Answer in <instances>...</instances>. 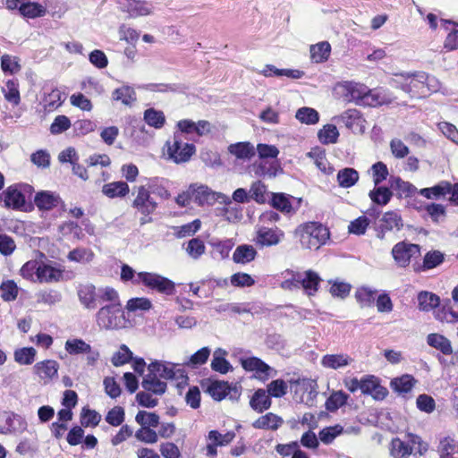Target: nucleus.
<instances>
[{
	"label": "nucleus",
	"instance_id": "f257e3e1",
	"mask_svg": "<svg viewBox=\"0 0 458 458\" xmlns=\"http://www.w3.org/2000/svg\"><path fill=\"white\" fill-rule=\"evenodd\" d=\"M335 96L347 103L358 106H377L383 103L379 95L365 84L354 81H344L334 87Z\"/></svg>",
	"mask_w": 458,
	"mask_h": 458
},
{
	"label": "nucleus",
	"instance_id": "f03ea898",
	"mask_svg": "<svg viewBox=\"0 0 458 458\" xmlns=\"http://www.w3.org/2000/svg\"><path fill=\"white\" fill-rule=\"evenodd\" d=\"M33 192L34 188L30 184L13 183L0 193V202H3L5 208L29 212L33 209V205L30 201Z\"/></svg>",
	"mask_w": 458,
	"mask_h": 458
},
{
	"label": "nucleus",
	"instance_id": "7ed1b4c3",
	"mask_svg": "<svg viewBox=\"0 0 458 458\" xmlns=\"http://www.w3.org/2000/svg\"><path fill=\"white\" fill-rule=\"evenodd\" d=\"M302 248L318 250L329 240L330 233L327 227L318 222H308L300 225L295 231Z\"/></svg>",
	"mask_w": 458,
	"mask_h": 458
},
{
	"label": "nucleus",
	"instance_id": "20e7f679",
	"mask_svg": "<svg viewBox=\"0 0 458 458\" xmlns=\"http://www.w3.org/2000/svg\"><path fill=\"white\" fill-rule=\"evenodd\" d=\"M96 323L101 329L110 330L122 328L126 319L122 305L106 304L96 314Z\"/></svg>",
	"mask_w": 458,
	"mask_h": 458
},
{
	"label": "nucleus",
	"instance_id": "39448f33",
	"mask_svg": "<svg viewBox=\"0 0 458 458\" xmlns=\"http://www.w3.org/2000/svg\"><path fill=\"white\" fill-rule=\"evenodd\" d=\"M185 140L182 132H175L172 141L166 142L168 158L176 164L189 161L195 152L194 145Z\"/></svg>",
	"mask_w": 458,
	"mask_h": 458
},
{
	"label": "nucleus",
	"instance_id": "423d86ee",
	"mask_svg": "<svg viewBox=\"0 0 458 458\" xmlns=\"http://www.w3.org/2000/svg\"><path fill=\"white\" fill-rule=\"evenodd\" d=\"M65 352L72 355H85L86 365L89 368L97 366L100 360V352L81 338H69L64 344Z\"/></svg>",
	"mask_w": 458,
	"mask_h": 458
},
{
	"label": "nucleus",
	"instance_id": "0eeeda50",
	"mask_svg": "<svg viewBox=\"0 0 458 458\" xmlns=\"http://www.w3.org/2000/svg\"><path fill=\"white\" fill-rule=\"evenodd\" d=\"M148 370L164 380L177 379L178 386L187 384L188 377L179 364L168 361L155 360L148 364Z\"/></svg>",
	"mask_w": 458,
	"mask_h": 458
},
{
	"label": "nucleus",
	"instance_id": "6e6552de",
	"mask_svg": "<svg viewBox=\"0 0 458 458\" xmlns=\"http://www.w3.org/2000/svg\"><path fill=\"white\" fill-rule=\"evenodd\" d=\"M428 74L424 72L403 73V94L411 99H420L428 95L426 81Z\"/></svg>",
	"mask_w": 458,
	"mask_h": 458
},
{
	"label": "nucleus",
	"instance_id": "1a4fd4ad",
	"mask_svg": "<svg viewBox=\"0 0 458 458\" xmlns=\"http://www.w3.org/2000/svg\"><path fill=\"white\" fill-rule=\"evenodd\" d=\"M132 207L137 212L144 216V217L140 219V223L146 224L151 221L149 216L156 211L158 204L149 194V191L145 188V186H139L137 188V195L132 201Z\"/></svg>",
	"mask_w": 458,
	"mask_h": 458
},
{
	"label": "nucleus",
	"instance_id": "9d476101",
	"mask_svg": "<svg viewBox=\"0 0 458 458\" xmlns=\"http://www.w3.org/2000/svg\"><path fill=\"white\" fill-rule=\"evenodd\" d=\"M293 387V399L307 406H313L318 392L317 384L310 378H300L292 382Z\"/></svg>",
	"mask_w": 458,
	"mask_h": 458
},
{
	"label": "nucleus",
	"instance_id": "9b49d317",
	"mask_svg": "<svg viewBox=\"0 0 458 458\" xmlns=\"http://www.w3.org/2000/svg\"><path fill=\"white\" fill-rule=\"evenodd\" d=\"M140 278L143 286L161 294L174 295L176 292L175 284L159 274L144 272Z\"/></svg>",
	"mask_w": 458,
	"mask_h": 458
},
{
	"label": "nucleus",
	"instance_id": "f8f14e48",
	"mask_svg": "<svg viewBox=\"0 0 458 458\" xmlns=\"http://www.w3.org/2000/svg\"><path fill=\"white\" fill-rule=\"evenodd\" d=\"M118 4L121 11L133 19L151 15L155 11L154 4L146 0H120Z\"/></svg>",
	"mask_w": 458,
	"mask_h": 458
},
{
	"label": "nucleus",
	"instance_id": "ddd939ff",
	"mask_svg": "<svg viewBox=\"0 0 458 458\" xmlns=\"http://www.w3.org/2000/svg\"><path fill=\"white\" fill-rule=\"evenodd\" d=\"M190 189L192 195V200L200 207L213 206L225 195L212 191L209 187L201 183H191Z\"/></svg>",
	"mask_w": 458,
	"mask_h": 458
},
{
	"label": "nucleus",
	"instance_id": "4468645a",
	"mask_svg": "<svg viewBox=\"0 0 458 458\" xmlns=\"http://www.w3.org/2000/svg\"><path fill=\"white\" fill-rule=\"evenodd\" d=\"M235 437L233 431H227L225 434L218 430H210L206 436V455L215 457L217 454V448L229 445Z\"/></svg>",
	"mask_w": 458,
	"mask_h": 458
},
{
	"label": "nucleus",
	"instance_id": "2eb2a0df",
	"mask_svg": "<svg viewBox=\"0 0 458 458\" xmlns=\"http://www.w3.org/2000/svg\"><path fill=\"white\" fill-rule=\"evenodd\" d=\"M34 205L39 211L46 212L63 207L64 201L55 191H39L34 196Z\"/></svg>",
	"mask_w": 458,
	"mask_h": 458
},
{
	"label": "nucleus",
	"instance_id": "dca6fc26",
	"mask_svg": "<svg viewBox=\"0 0 458 458\" xmlns=\"http://www.w3.org/2000/svg\"><path fill=\"white\" fill-rule=\"evenodd\" d=\"M281 171L278 160L259 158L249 166L250 174L257 177H276Z\"/></svg>",
	"mask_w": 458,
	"mask_h": 458
},
{
	"label": "nucleus",
	"instance_id": "f3484780",
	"mask_svg": "<svg viewBox=\"0 0 458 458\" xmlns=\"http://www.w3.org/2000/svg\"><path fill=\"white\" fill-rule=\"evenodd\" d=\"M284 238V233L278 227L261 226L257 230L255 242L257 245L263 248L277 245Z\"/></svg>",
	"mask_w": 458,
	"mask_h": 458
},
{
	"label": "nucleus",
	"instance_id": "a211bd4d",
	"mask_svg": "<svg viewBox=\"0 0 458 458\" xmlns=\"http://www.w3.org/2000/svg\"><path fill=\"white\" fill-rule=\"evenodd\" d=\"M335 119L344 123L354 133H363L366 130V120L357 109H348Z\"/></svg>",
	"mask_w": 458,
	"mask_h": 458
},
{
	"label": "nucleus",
	"instance_id": "6ab92c4d",
	"mask_svg": "<svg viewBox=\"0 0 458 458\" xmlns=\"http://www.w3.org/2000/svg\"><path fill=\"white\" fill-rule=\"evenodd\" d=\"M77 294L81 304L89 310H94L98 303V289L91 284H80Z\"/></svg>",
	"mask_w": 458,
	"mask_h": 458
},
{
	"label": "nucleus",
	"instance_id": "aec40b11",
	"mask_svg": "<svg viewBox=\"0 0 458 458\" xmlns=\"http://www.w3.org/2000/svg\"><path fill=\"white\" fill-rule=\"evenodd\" d=\"M353 359L347 353L326 354L321 358L320 364L325 369H340L349 366Z\"/></svg>",
	"mask_w": 458,
	"mask_h": 458
},
{
	"label": "nucleus",
	"instance_id": "412c9836",
	"mask_svg": "<svg viewBox=\"0 0 458 458\" xmlns=\"http://www.w3.org/2000/svg\"><path fill=\"white\" fill-rule=\"evenodd\" d=\"M34 372L45 382L57 377L59 364L55 360H45L37 362L33 367Z\"/></svg>",
	"mask_w": 458,
	"mask_h": 458
},
{
	"label": "nucleus",
	"instance_id": "4be33fe9",
	"mask_svg": "<svg viewBox=\"0 0 458 458\" xmlns=\"http://www.w3.org/2000/svg\"><path fill=\"white\" fill-rule=\"evenodd\" d=\"M428 450V445L420 437L413 434H406L403 440V456L406 454H423Z\"/></svg>",
	"mask_w": 458,
	"mask_h": 458
},
{
	"label": "nucleus",
	"instance_id": "5701e85b",
	"mask_svg": "<svg viewBox=\"0 0 458 458\" xmlns=\"http://www.w3.org/2000/svg\"><path fill=\"white\" fill-rule=\"evenodd\" d=\"M441 26L446 32L444 48L446 51L458 49V23L450 20H441Z\"/></svg>",
	"mask_w": 458,
	"mask_h": 458
},
{
	"label": "nucleus",
	"instance_id": "b1692460",
	"mask_svg": "<svg viewBox=\"0 0 458 458\" xmlns=\"http://www.w3.org/2000/svg\"><path fill=\"white\" fill-rule=\"evenodd\" d=\"M300 281V289L302 288L305 293L312 296L318 292L321 278L317 272L310 269L301 272Z\"/></svg>",
	"mask_w": 458,
	"mask_h": 458
},
{
	"label": "nucleus",
	"instance_id": "393cba45",
	"mask_svg": "<svg viewBox=\"0 0 458 458\" xmlns=\"http://www.w3.org/2000/svg\"><path fill=\"white\" fill-rule=\"evenodd\" d=\"M227 150L232 156L243 161L250 160L256 154L255 147L249 141L230 144Z\"/></svg>",
	"mask_w": 458,
	"mask_h": 458
},
{
	"label": "nucleus",
	"instance_id": "a878e982",
	"mask_svg": "<svg viewBox=\"0 0 458 458\" xmlns=\"http://www.w3.org/2000/svg\"><path fill=\"white\" fill-rule=\"evenodd\" d=\"M141 385L145 391L150 392L156 395H162L165 393L167 388L165 381L160 379L149 370H148V374L143 377Z\"/></svg>",
	"mask_w": 458,
	"mask_h": 458
},
{
	"label": "nucleus",
	"instance_id": "bb28decb",
	"mask_svg": "<svg viewBox=\"0 0 458 458\" xmlns=\"http://www.w3.org/2000/svg\"><path fill=\"white\" fill-rule=\"evenodd\" d=\"M307 157L314 161L316 166L325 174H331L334 172V167L327 161L326 151L320 147L312 148L307 153Z\"/></svg>",
	"mask_w": 458,
	"mask_h": 458
},
{
	"label": "nucleus",
	"instance_id": "cd10ccee",
	"mask_svg": "<svg viewBox=\"0 0 458 458\" xmlns=\"http://www.w3.org/2000/svg\"><path fill=\"white\" fill-rule=\"evenodd\" d=\"M284 423L283 419L272 412H268L258 418L253 423L252 427L257 429L276 430Z\"/></svg>",
	"mask_w": 458,
	"mask_h": 458
},
{
	"label": "nucleus",
	"instance_id": "c85d7f7f",
	"mask_svg": "<svg viewBox=\"0 0 458 458\" xmlns=\"http://www.w3.org/2000/svg\"><path fill=\"white\" fill-rule=\"evenodd\" d=\"M64 270L58 267H54L42 261L38 283H54L62 279Z\"/></svg>",
	"mask_w": 458,
	"mask_h": 458
},
{
	"label": "nucleus",
	"instance_id": "c756f323",
	"mask_svg": "<svg viewBox=\"0 0 458 458\" xmlns=\"http://www.w3.org/2000/svg\"><path fill=\"white\" fill-rule=\"evenodd\" d=\"M301 272L292 269L283 271L279 277V285L284 290L293 291L300 289Z\"/></svg>",
	"mask_w": 458,
	"mask_h": 458
},
{
	"label": "nucleus",
	"instance_id": "7c9ffc66",
	"mask_svg": "<svg viewBox=\"0 0 458 458\" xmlns=\"http://www.w3.org/2000/svg\"><path fill=\"white\" fill-rule=\"evenodd\" d=\"M208 243L213 248L214 259L221 260L229 257V254L234 246V242L232 239H212Z\"/></svg>",
	"mask_w": 458,
	"mask_h": 458
},
{
	"label": "nucleus",
	"instance_id": "2f4dec72",
	"mask_svg": "<svg viewBox=\"0 0 458 458\" xmlns=\"http://www.w3.org/2000/svg\"><path fill=\"white\" fill-rule=\"evenodd\" d=\"M310 59L313 63L321 64L328 60L331 53V45L327 41H321L310 47Z\"/></svg>",
	"mask_w": 458,
	"mask_h": 458
},
{
	"label": "nucleus",
	"instance_id": "473e14b6",
	"mask_svg": "<svg viewBox=\"0 0 458 458\" xmlns=\"http://www.w3.org/2000/svg\"><path fill=\"white\" fill-rule=\"evenodd\" d=\"M272 402L264 389H258L252 395L250 405L257 412L261 413L271 407Z\"/></svg>",
	"mask_w": 458,
	"mask_h": 458
},
{
	"label": "nucleus",
	"instance_id": "72a5a7b5",
	"mask_svg": "<svg viewBox=\"0 0 458 458\" xmlns=\"http://www.w3.org/2000/svg\"><path fill=\"white\" fill-rule=\"evenodd\" d=\"M359 179V172L352 167H345L339 170L336 175L338 185L345 189L354 186Z\"/></svg>",
	"mask_w": 458,
	"mask_h": 458
},
{
	"label": "nucleus",
	"instance_id": "f704fd0d",
	"mask_svg": "<svg viewBox=\"0 0 458 458\" xmlns=\"http://www.w3.org/2000/svg\"><path fill=\"white\" fill-rule=\"evenodd\" d=\"M257 256V250L252 245L242 244L239 245L233 254V260L236 264H247L254 260Z\"/></svg>",
	"mask_w": 458,
	"mask_h": 458
},
{
	"label": "nucleus",
	"instance_id": "c9c22d12",
	"mask_svg": "<svg viewBox=\"0 0 458 458\" xmlns=\"http://www.w3.org/2000/svg\"><path fill=\"white\" fill-rule=\"evenodd\" d=\"M226 355L227 352L221 348H218L214 352L211 361V369L214 371L221 374H226L233 369L232 365L225 359Z\"/></svg>",
	"mask_w": 458,
	"mask_h": 458
},
{
	"label": "nucleus",
	"instance_id": "e433bc0d",
	"mask_svg": "<svg viewBox=\"0 0 458 458\" xmlns=\"http://www.w3.org/2000/svg\"><path fill=\"white\" fill-rule=\"evenodd\" d=\"M292 199L293 197L286 195L284 193H271V205L276 209L285 213L291 214L295 211V208L293 206Z\"/></svg>",
	"mask_w": 458,
	"mask_h": 458
},
{
	"label": "nucleus",
	"instance_id": "4c0bfd02",
	"mask_svg": "<svg viewBox=\"0 0 458 458\" xmlns=\"http://www.w3.org/2000/svg\"><path fill=\"white\" fill-rule=\"evenodd\" d=\"M445 259V255L439 250L428 251L423 259L422 265L415 264L414 270L421 271V270H428L432 269L440 264L443 263Z\"/></svg>",
	"mask_w": 458,
	"mask_h": 458
},
{
	"label": "nucleus",
	"instance_id": "58836bf2",
	"mask_svg": "<svg viewBox=\"0 0 458 458\" xmlns=\"http://www.w3.org/2000/svg\"><path fill=\"white\" fill-rule=\"evenodd\" d=\"M129 191V185L123 181L106 183L102 188L103 194L110 199L124 197Z\"/></svg>",
	"mask_w": 458,
	"mask_h": 458
},
{
	"label": "nucleus",
	"instance_id": "ea45409f",
	"mask_svg": "<svg viewBox=\"0 0 458 458\" xmlns=\"http://www.w3.org/2000/svg\"><path fill=\"white\" fill-rule=\"evenodd\" d=\"M144 186L149 191L150 195H156L162 199H168L171 197L163 178L155 177L148 179Z\"/></svg>",
	"mask_w": 458,
	"mask_h": 458
},
{
	"label": "nucleus",
	"instance_id": "a19ab883",
	"mask_svg": "<svg viewBox=\"0 0 458 458\" xmlns=\"http://www.w3.org/2000/svg\"><path fill=\"white\" fill-rule=\"evenodd\" d=\"M2 92L7 102L12 106H17L21 103V95L19 83L14 80H8L2 88Z\"/></svg>",
	"mask_w": 458,
	"mask_h": 458
},
{
	"label": "nucleus",
	"instance_id": "79ce46f5",
	"mask_svg": "<svg viewBox=\"0 0 458 458\" xmlns=\"http://www.w3.org/2000/svg\"><path fill=\"white\" fill-rule=\"evenodd\" d=\"M427 343L445 355H450L453 352L451 342L442 335L429 334L427 337Z\"/></svg>",
	"mask_w": 458,
	"mask_h": 458
},
{
	"label": "nucleus",
	"instance_id": "37998d69",
	"mask_svg": "<svg viewBox=\"0 0 458 458\" xmlns=\"http://www.w3.org/2000/svg\"><path fill=\"white\" fill-rule=\"evenodd\" d=\"M47 9L45 4L27 0L21 12V15L27 19H36L44 17L47 14Z\"/></svg>",
	"mask_w": 458,
	"mask_h": 458
},
{
	"label": "nucleus",
	"instance_id": "c03bdc74",
	"mask_svg": "<svg viewBox=\"0 0 458 458\" xmlns=\"http://www.w3.org/2000/svg\"><path fill=\"white\" fill-rule=\"evenodd\" d=\"M451 192V182L441 181L430 188L420 190V193L427 199H438Z\"/></svg>",
	"mask_w": 458,
	"mask_h": 458
},
{
	"label": "nucleus",
	"instance_id": "a18cd8bd",
	"mask_svg": "<svg viewBox=\"0 0 458 458\" xmlns=\"http://www.w3.org/2000/svg\"><path fill=\"white\" fill-rule=\"evenodd\" d=\"M42 260L31 259L27 261L21 268V276L30 282L38 283Z\"/></svg>",
	"mask_w": 458,
	"mask_h": 458
},
{
	"label": "nucleus",
	"instance_id": "49530a36",
	"mask_svg": "<svg viewBox=\"0 0 458 458\" xmlns=\"http://www.w3.org/2000/svg\"><path fill=\"white\" fill-rule=\"evenodd\" d=\"M318 138L324 145L335 144L339 138V131L335 125L327 123L318 131Z\"/></svg>",
	"mask_w": 458,
	"mask_h": 458
},
{
	"label": "nucleus",
	"instance_id": "de8ad7c7",
	"mask_svg": "<svg viewBox=\"0 0 458 458\" xmlns=\"http://www.w3.org/2000/svg\"><path fill=\"white\" fill-rule=\"evenodd\" d=\"M377 290L369 286H360L355 292V298L361 307H372L376 300Z\"/></svg>",
	"mask_w": 458,
	"mask_h": 458
},
{
	"label": "nucleus",
	"instance_id": "09e8293b",
	"mask_svg": "<svg viewBox=\"0 0 458 458\" xmlns=\"http://www.w3.org/2000/svg\"><path fill=\"white\" fill-rule=\"evenodd\" d=\"M295 118L301 123L307 125L317 124L319 121L318 112L308 106L299 108L295 113Z\"/></svg>",
	"mask_w": 458,
	"mask_h": 458
},
{
	"label": "nucleus",
	"instance_id": "8fccbe9b",
	"mask_svg": "<svg viewBox=\"0 0 458 458\" xmlns=\"http://www.w3.org/2000/svg\"><path fill=\"white\" fill-rule=\"evenodd\" d=\"M242 366L246 370L256 371L266 376H268V372L271 369V368L267 363L257 357L242 359Z\"/></svg>",
	"mask_w": 458,
	"mask_h": 458
},
{
	"label": "nucleus",
	"instance_id": "3c124183",
	"mask_svg": "<svg viewBox=\"0 0 458 458\" xmlns=\"http://www.w3.org/2000/svg\"><path fill=\"white\" fill-rule=\"evenodd\" d=\"M250 198L262 204L271 199V193L267 191L266 185L260 181L253 182L250 189Z\"/></svg>",
	"mask_w": 458,
	"mask_h": 458
},
{
	"label": "nucleus",
	"instance_id": "603ef678",
	"mask_svg": "<svg viewBox=\"0 0 458 458\" xmlns=\"http://www.w3.org/2000/svg\"><path fill=\"white\" fill-rule=\"evenodd\" d=\"M439 304V297L435 293L422 291L418 294V305L420 310L429 311Z\"/></svg>",
	"mask_w": 458,
	"mask_h": 458
},
{
	"label": "nucleus",
	"instance_id": "864d4df0",
	"mask_svg": "<svg viewBox=\"0 0 458 458\" xmlns=\"http://www.w3.org/2000/svg\"><path fill=\"white\" fill-rule=\"evenodd\" d=\"M344 433L343 426L336 424L322 428L318 433L319 440L325 445H330L340 435Z\"/></svg>",
	"mask_w": 458,
	"mask_h": 458
},
{
	"label": "nucleus",
	"instance_id": "5fc2aeb1",
	"mask_svg": "<svg viewBox=\"0 0 458 458\" xmlns=\"http://www.w3.org/2000/svg\"><path fill=\"white\" fill-rule=\"evenodd\" d=\"M145 271L136 272L128 264H122L120 272V280L126 284L131 283L134 285L141 284V275H144Z\"/></svg>",
	"mask_w": 458,
	"mask_h": 458
},
{
	"label": "nucleus",
	"instance_id": "6e6d98bb",
	"mask_svg": "<svg viewBox=\"0 0 458 458\" xmlns=\"http://www.w3.org/2000/svg\"><path fill=\"white\" fill-rule=\"evenodd\" d=\"M146 123L155 129H161L165 123V116L160 110L148 108L144 112Z\"/></svg>",
	"mask_w": 458,
	"mask_h": 458
},
{
	"label": "nucleus",
	"instance_id": "4d7b16f0",
	"mask_svg": "<svg viewBox=\"0 0 458 458\" xmlns=\"http://www.w3.org/2000/svg\"><path fill=\"white\" fill-rule=\"evenodd\" d=\"M37 352L33 347H23L14 351V360L20 365H30L35 361Z\"/></svg>",
	"mask_w": 458,
	"mask_h": 458
},
{
	"label": "nucleus",
	"instance_id": "13d9d810",
	"mask_svg": "<svg viewBox=\"0 0 458 458\" xmlns=\"http://www.w3.org/2000/svg\"><path fill=\"white\" fill-rule=\"evenodd\" d=\"M44 108L47 112H53L63 103V96L59 89H54L46 94L42 100Z\"/></svg>",
	"mask_w": 458,
	"mask_h": 458
},
{
	"label": "nucleus",
	"instance_id": "bf43d9fd",
	"mask_svg": "<svg viewBox=\"0 0 458 458\" xmlns=\"http://www.w3.org/2000/svg\"><path fill=\"white\" fill-rule=\"evenodd\" d=\"M113 98L129 106L136 100V93L132 88L123 86L113 92Z\"/></svg>",
	"mask_w": 458,
	"mask_h": 458
},
{
	"label": "nucleus",
	"instance_id": "052dcab7",
	"mask_svg": "<svg viewBox=\"0 0 458 458\" xmlns=\"http://www.w3.org/2000/svg\"><path fill=\"white\" fill-rule=\"evenodd\" d=\"M369 174L373 179L375 187L379 186V184L385 181L389 174L386 165L380 161L372 165L369 170Z\"/></svg>",
	"mask_w": 458,
	"mask_h": 458
},
{
	"label": "nucleus",
	"instance_id": "680f3d73",
	"mask_svg": "<svg viewBox=\"0 0 458 458\" xmlns=\"http://www.w3.org/2000/svg\"><path fill=\"white\" fill-rule=\"evenodd\" d=\"M369 195L374 203L378 205H386L392 197V192L386 187L376 186L369 191Z\"/></svg>",
	"mask_w": 458,
	"mask_h": 458
},
{
	"label": "nucleus",
	"instance_id": "e2e57ef3",
	"mask_svg": "<svg viewBox=\"0 0 458 458\" xmlns=\"http://www.w3.org/2000/svg\"><path fill=\"white\" fill-rule=\"evenodd\" d=\"M19 293V288L16 283L13 280H7L0 285V296L4 301H14Z\"/></svg>",
	"mask_w": 458,
	"mask_h": 458
},
{
	"label": "nucleus",
	"instance_id": "0e129e2a",
	"mask_svg": "<svg viewBox=\"0 0 458 458\" xmlns=\"http://www.w3.org/2000/svg\"><path fill=\"white\" fill-rule=\"evenodd\" d=\"M348 397V394L343 391L333 393L326 402L327 410L331 412L335 411L346 403Z\"/></svg>",
	"mask_w": 458,
	"mask_h": 458
},
{
	"label": "nucleus",
	"instance_id": "69168bd1",
	"mask_svg": "<svg viewBox=\"0 0 458 458\" xmlns=\"http://www.w3.org/2000/svg\"><path fill=\"white\" fill-rule=\"evenodd\" d=\"M438 451L441 458H449L450 455L458 452V445L453 437H445L440 440Z\"/></svg>",
	"mask_w": 458,
	"mask_h": 458
},
{
	"label": "nucleus",
	"instance_id": "338daca9",
	"mask_svg": "<svg viewBox=\"0 0 458 458\" xmlns=\"http://www.w3.org/2000/svg\"><path fill=\"white\" fill-rule=\"evenodd\" d=\"M135 420L137 423L141 425V427L146 428H156L159 424V417L156 413L148 412L145 411H140L135 417Z\"/></svg>",
	"mask_w": 458,
	"mask_h": 458
},
{
	"label": "nucleus",
	"instance_id": "774afa93",
	"mask_svg": "<svg viewBox=\"0 0 458 458\" xmlns=\"http://www.w3.org/2000/svg\"><path fill=\"white\" fill-rule=\"evenodd\" d=\"M330 286V293L332 296L345 299L352 290V285L345 282H341L338 280L329 281Z\"/></svg>",
	"mask_w": 458,
	"mask_h": 458
}]
</instances>
